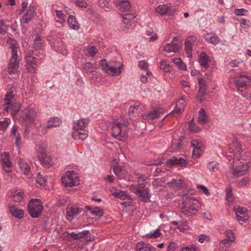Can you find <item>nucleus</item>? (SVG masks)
Masks as SVG:
<instances>
[{
    "mask_svg": "<svg viewBox=\"0 0 251 251\" xmlns=\"http://www.w3.org/2000/svg\"><path fill=\"white\" fill-rule=\"evenodd\" d=\"M12 97L10 92H7L5 95V102L3 104V109L5 111L8 112L11 110V114L14 118H20L19 120H22V122H25L26 127L28 125L32 123L35 119L37 112L32 107H27L23 111L20 112V108H13V104L11 101ZM24 125V123H23Z\"/></svg>",
    "mask_w": 251,
    "mask_h": 251,
    "instance_id": "1",
    "label": "nucleus"
},
{
    "mask_svg": "<svg viewBox=\"0 0 251 251\" xmlns=\"http://www.w3.org/2000/svg\"><path fill=\"white\" fill-rule=\"evenodd\" d=\"M201 207L199 201L194 197H186L183 199L181 210L182 213L188 218L196 216Z\"/></svg>",
    "mask_w": 251,
    "mask_h": 251,
    "instance_id": "2",
    "label": "nucleus"
},
{
    "mask_svg": "<svg viewBox=\"0 0 251 251\" xmlns=\"http://www.w3.org/2000/svg\"><path fill=\"white\" fill-rule=\"evenodd\" d=\"M63 34L56 31H51L50 35L47 37V40L50 43L51 48L63 55L67 54L66 46L62 40Z\"/></svg>",
    "mask_w": 251,
    "mask_h": 251,
    "instance_id": "3",
    "label": "nucleus"
},
{
    "mask_svg": "<svg viewBox=\"0 0 251 251\" xmlns=\"http://www.w3.org/2000/svg\"><path fill=\"white\" fill-rule=\"evenodd\" d=\"M89 123L88 118H82L74 123L72 136L75 140H84L88 137V131L85 129Z\"/></svg>",
    "mask_w": 251,
    "mask_h": 251,
    "instance_id": "4",
    "label": "nucleus"
},
{
    "mask_svg": "<svg viewBox=\"0 0 251 251\" xmlns=\"http://www.w3.org/2000/svg\"><path fill=\"white\" fill-rule=\"evenodd\" d=\"M101 68L105 72L111 75H119L122 72L123 64L120 62H115L109 64L105 59L101 60Z\"/></svg>",
    "mask_w": 251,
    "mask_h": 251,
    "instance_id": "5",
    "label": "nucleus"
},
{
    "mask_svg": "<svg viewBox=\"0 0 251 251\" xmlns=\"http://www.w3.org/2000/svg\"><path fill=\"white\" fill-rule=\"evenodd\" d=\"M27 207L29 214L33 218L39 217L44 209L42 201L37 199H31Z\"/></svg>",
    "mask_w": 251,
    "mask_h": 251,
    "instance_id": "6",
    "label": "nucleus"
},
{
    "mask_svg": "<svg viewBox=\"0 0 251 251\" xmlns=\"http://www.w3.org/2000/svg\"><path fill=\"white\" fill-rule=\"evenodd\" d=\"M79 180L77 175L73 170L67 171L61 177L62 182L65 187L76 186L79 183Z\"/></svg>",
    "mask_w": 251,
    "mask_h": 251,
    "instance_id": "7",
    "label": "nucleus"
},
{
    "mask_svg": "<svg viewBox=\"0 0 251 251\" xmlns=\"http://www.w3.org/2000/svg\"><path fill=\"white\" fill-rule=\"evenodd\" d=\"M111 129L112 135L115 138L121 141H125L126 139L127 134L125 131V129L121 127L119 121L114 120Z\"/></svg>",
    "mask_w": 251,
    "mask_h": 251,
    "instance_id": "8",
    "label": "nucleus"
},
{
    "mask_svg": "<svg viewBox=\"0 0 251 251\" xmlns=\"http://www.w3.org/2000/svg\"><path fill=\"white\" fill-rule=\"evenodd\" d=\"M82 211L83 208L77 205L69 204L66 209V219L69 221H72Z\"/></svg>",
    "mask_w": 251,
    "mask_h": 251,
    "instance_id": "9",
    "label": "nucleus"
},
{
    "mask_svg": "<svg viewBox=\"0 0 251 251\" xmlns=\"http://www.w3.org/2000/svg\"><path fill=\"white\" fill-rule=\"evenodd\" d=\"M188 163L186 159L180 155L173 156L168 159L166 162V165L168 167L173 166L186 167Z\"/></svg>",
    "mask_w": 251,
    "mask_h": 251,
    "instance_id": "10",
    "label": "nucleus"
},
{
    "mask_svg": "<svg viewBox=\"0 0 251 251\" xmlns=\"http://www.w3.org/2000/svg\"><path fill=\"white\" fill-rule=\"evenodd\" d=\"M251 77L246 75H240L234 80L236 87L239 89H246L251 85Z\"/></svg>",
    "mask_w": 251,
    "mask_h": 251,
    "instance_id": "11",
    "label": "nucleus"
},
{
    "mask_svg": "<svg viewBox=\"0 0 251 251\" xmlns=\"http://www.w3.org/2000/svg\"><path fill=\"white\" fill-rule=\"evenodd\" d=\"M249 166L247 163L242 162L235 163L233 166V173L235 176H242L246 174L248 171Z\"/></svg>",
    "mask_w": 251,
    "mask_h": 251,
    "instance_id": "12",
    "label": "nucleus"
},
{
    "mask_svg": "<svg viewBox=\"0 0 251 251\" xmlns=\"http://www.w3.org/2000/svg\"><path fill=\"white\" fill-rule=\"evenodd\" d=\"M181 42L177 38L174 37L171 43H168L163 46V50L167 52H178L181 48Z\"/></svg>",
    "mask_w": 251,
    "mask_h": 251,
    "instance_id": "13",
    "label": "nucleus"
},
{
    "mask_svg": "<svg viewBox=\"0 0 251 251\" xmlns=\"http://www.w3.org/2000/svg\"><path fill=\"white\" fill-rule=\"evenodd\" d=\"M198 80L199 89L197 99L201 103H202L204 100V97L206 95L205 91L207 89L208 86L206 81L203 78H199Z\"/></svg>",
    "mask_w": 251,
    "mask_h": 251,
    "instance_id": "14",
    "label": "nucleus"
},
{
    "mask_svg": "<svg viewBox=\"0 0 251 251\" xmlns=\"http://www.w3.org/2000/svg\"><path fill=\"white\" fill-rule=\"evenodd\" d=\"M150 189H144V190H141L139 189H136L135 191H132L131 192L135 194L140 201L147 203L151 202L150 198L151 195L150 194Z\"/></svg>",
    "mask_w": 251,
    "mask_h": 251,
    "instance_id": "15",
    "label": "nucleus"
},
{
    "mask_svg": "<svg viewBox=\"0 0 251 251\" xmlns=\"http://www.w3.org/2000/svg\"><path fill=\"white\" fill-rule=\"evenodd\" d=\"M234 211L238 221L246 222L249 219L250 216L248 215V210L246 208L237 206V207H234Z\"/></svg>",
    "mask_w": 251,
    "mask_h": 251,
    "instance_id": "16",
    "label": "nucleus"
},
{
    "mask_svg": "<svg viewBox=\"0 0 251 251\" xmlns=\"http://www.w3.org/2000/svg\"><path fill=\"white\" fill-rule=\"evenodd\" d=\"M197 40V37L193 35L189 36L185 41L184 49L188 57H192L193 48Z\"/></svg>",
    "mask_w": 251,
    "mask_h": 251,
    "instance_id": "17",
    "label": "nucleus"
},
{
    "mask_svg": "<svg viewBox=\"0 0 251 251\" xmlns=\"http://www.w3.org/2000/svg\"><path fill=\"white\" fill-rule=\"evenodd\" d=\"M114 173L118 179L124 178L126 176V171L124 167L119 165L118 162H114L112 165Z\"/></svg>",
    "mask_w": 251,
    "mask_h": 251,
    "instance_id": "18",
    "label": "nucleus"
},
{
    "mask_svg": "<svg viewBox=\"0 0 251 251\" xmlns=\"http://www.w3.org/2000/svg\"><path fill=\"white\" fill-rule=\"evenodd\" d=\"M9 158L10 155L8 153L4 152L1 154L0 159L1 166L6 172H9L11 170V162Z\"/></svg>",
    "mask_w": 251,
    "mask_h": 251,
    "instance_id": "19",
    "label": "nucleus"
},
{
    "mask_svg": "<svg viewBox=\"0 0 251 251\" xmlns=\"http://www.w3.org/2000/svg\"><path fill=\"white\" fill-rule=\"evenodd\" d=\"M171 223L172 225L176 226V228L180 232H183L189 228L186 220L182 219L181 217H180V220L172 221Z\"/></svg>",
    "mask_w": 251,
    "mask_h": 251,
    "instance_id": "20",
    "label": "nucleus"
},
{
    "mask_svg": "<svg viewBox=\"0 0 251 251\" xmlns=\"http://www.w3.org/2000/svg\"><path fill=\"white\" fill-rule=\"evenodd\" d=\"M35 13V11L33 7L29 6L27 8L26 13L21 19V22L24 24H28L34 17Z\"/></svg>",
    "mask_w": 251,
    "mask_h": 251,
    "instance_id": "21",
    "label": "nucleus"
},
{
    "mask_svg": "<svg viewBox=\"0 0 251 251\" xmlns=\"http://www.w3.org/2000/svg\"><path fill=\"white\" fill-rule=\"evenodd\" d=\"M115 4L119 11L121 12L128 11L131 8V4L129 1L125 0H116Z\"/></svg>",
    "mask_w": 251,
    "mask_h": 251,
    "instance_id": "22",
    "label": "nucleus"
},
{
    "mask_svg": "<svg viewBox=\"0 0 251 251\" xmlns=\"http://www.w3.org/2000/svg\"><path fill=\"white\" fill-rule=\"evenodd\" d=\"M136 251H156V249L151 244L144 241L137 243L136 246Z\"/></svg>",
    "mask_w": 251,
    "mask_h": 251,
    "instance_id": "23",
    "label": "nucleus"
},
{
    "mask_svg": "<svg viewBox=\"0 0 251 251\" xmlns=\"http://www.w3.org/2000/svg\"><path fill=\"white\" fill-rule=\"evenodd\" d=\"M169 186L174 189L179 190L185 186L184 181L181 179H172L170 182L167 183Z\"/></svg>",
    "mask_w": 251,
    "mask_h": 251,
    "instance_id": "24",
    "label": "nucleus"
},
{
    "mask_svg": "<svg viewBox=\"0 0 251 251\" xmlns=\"http://www.w3.org/2000/svg\"><path fill=\"white\" fill-rule=\"evenodd\" d=\"M198 61L202 68L207 69L209 67L208 62L210 61V59L205 52H202L199 54Z\"/></svg>",
    "mask_w": 251,
    "mask_h": 251,
    "instance_id": "25",
    "label": "nucleus"
},
{
    "mask_svg": "<svg viewBox=\"0 0 251 251\" xmlns=\"http://www.w3.org/2000/svg\"><path fill=\"white\" fill-rule=\"evenodd\" d=\"M44 41L39 34H36L33 41V48L36 50H42L44 48Z\"/></svg>",
    "mask_w": 251,
    "mask_h": 251,
    "instance_id": "26",
    "label": "nucleus"
},
{
    "mask_svg": "<svg viewBox=\"0 0 251 251\" xmlns=\"http://www.w3.org/2000/svg\"><path fill=\"white\" fill-rule=\"evenodd\" d=\"M19 60H15V59H10L8 68L9 74H15L18 72L19 67Z\"/></svg>",
    "mask_w": 251,
    "mask_h": 251,
    "instance_id": "27",
    "label": "nucleus"
},
{
    "mask_svg": "<svg viewBox=\"0 0 251 251\" xmlns=\"http://www.w3.org/2000/svg\"><path fill=\"white\" fill-rule=\"evenodd\" d=\"M9 211L13 217L19 219L23 218L25 213L23 210L19 209L13 205L9 207Z\"/></svg>",
    "mask_w": 251,
    "mask_h": 251,
    "instance_id": "28",
    "label": "nucleus"
},
{
    "mask_svg": "<svg viewBox=\"0 0 251 251\" xmlns=\"http://www.w3.org/2000/svg\"><path fill=\"white\" fill-rule=\"evenodd\" d=\"M81 68L83 73H93L95 72L96 64L90 62H87L82 65Z\"/></svg>",
    "mask_w": 251,
    "mask_h": 251,
    "instance_id": "29",
    "label": "nucleus"
},
{
    "mask_svg": "<svg viewBox=\"0 0 251 251\" xmlns=\"http://www.w3.org/2000/svg\"><path fill=\"white\" fill-rule=\"evenodd\" d=\"M48 143L46 141H41L36 145V150L38 153V155H44L46 153V149Z\"/></svg>",
    "mask_w": 251,
    "mask_h": 251,
    "instance_id": "30",
    "label": "nucleus"
},
{
    "mask_svg": "<svg viewBox=\"0 0 251 251\" xmlns=\"http://www.w3.org/2000/svg\"><path fill=\"white\" fill-rule=\"evenodd\" d=\"M71 234L73 235V241L77 240L85 239V237L90 234V232L88 230H84L79 232H73Z\"/></svg>",
    "mask_w": 251,
    "mask_h": 251,
    "instance_id": "31",
    "label": "nucleus"
},
{
    "mask_svg": "<svg viewBox=\"0 0 251 251\" xmlns=\"http://www.w3.org/2000/svg\"><path fill=\"white\" fill-rule=\"evenodd\" d=\"M33 53V50H30L25 56V59L26 60V64L37 65V63L39 59L37 57H35V56H32Z\"/></svg>",
    "mask_w": 251,
    "mask_h": 251,
    "instance_id": "32",
    "label": "nucleus"
},
{
    "mask_svg": "<svg viewBox=\"0 0 251 251\" xmlns=\"http://www.w3.org/2000/svg\"><path fill=\"white\" fill-rule=\"evenodd\" d=\"M38 157L41 163L45 166H49L52 163V160L50 157L46 153L44 155H38Z\"/></svg>",
    "mask_w": 251,
    "mask_h": 251,
    "instance_id": "33",
    "label": "nucleus"
},
{
    "mask_svg": "<svg viewBox=\"0 0 251 251\" xmlns=\"http://www.w3.org/2000/svg\"><path fill=\"white\" fill-rule=\"evenodd\" d=\"M68 24L69 26L75 30H77L79 28V25L77 21L76 20V18L73 15H70L68 19Z\"/></svg>",
    "mask_w": 251,
    "mask_h": 251,
    "instance_id": "34",
    "label": "nucleus"
},
{
    "mask_svg": "<svg viewBox=\"0 0 251 251\" xmlns=\"http://www.w3.org/2000/svg\"><path fill=\"white\" fill-rule=\"evenodd\" d=\"M18 165L21 169V170L25 175H27L30 171V168L28 164L25 160L20 159L18 161Z\"/></svg>",
    "mask_w": 251,
    "mask_h": 251,
    "instance_id": "35",
    "label": "nucleus"
},
{
    "mask_svg": "<svg viewBox=\"0 0 251 251\" xmlns=\"http://www.w3.org/2000/svg\"><path fill=\"white\" fill-rule=\"evenodd\" d=\"M148 183L147 182H138V184L136 185H131L130 186V190L131 191L136 190V189H139L141 190H144V189H150L147 187Z\"/></svg>",
    "mask_w": 251,
    "mask_h": 251,
    "instance_id": "36",
    "label": "nucleus"
},
{
    "mask_svg": "<svg viewBox=\"0 0 251 251\" xmlns=\"http://www.w3.org/2000/svg\"><path fill=\"white\" fill-rule=\"evenodd\" d=\"M62 122L59 118L58 117H52L50 118L47 122V125H48V126H50L51 127H55L59 126Z\"/></svg>",
    "mask_w": 251,
    "mask_h": 251,
    "instance_id": "37",
    "label": "nucleus"
},
{
    "mask_svg": "<svg viewBox=\"0 0 251 251\" xmlns=\"http://www.w3.org/2000/svg\"><path fill=\"white\" fill-rule=\"evenodd\" d=\"M205 40L207 42L214 45L218 44L220 41V39L218 36L211 35L210 34L205 36Z\"/></svg>",
    "mask_w": 251,
    "mask_h": 251,
    "instance_id": "38",
    "label": "nucleus"
},
{
    "mask_svg": "<svg viewBox=\"0 0 251 251\" xmlns=\"http://www.w3.org/2000/svg\"><path fill=\"white\" fill-rule=\"evenodd\" d=\"M166 177L155 178L152 182V185L154 187H165Z\"/></svg>",
    "mask_w": 251,
    "mask_h": 251,
    "instance_id": "39",
    "label": "nucleus"
},
{
    "mask_svg": "<svg viewBox=\"0 0 251 251\" xmlns=\"http://www.w3.org/2000/svg\"><path fill=\"white\" fill-rule=\"evenodd\" d=\"M98 49L95 46H88L84 50L85 54L87 56L94 57L98 52Z\"/></svg>",
    "mask_w": 251,
    "mask_h": 251,
    "instance_id": "40",
    "label": "nucleus"
},
{
    "mask_svg": "<svg viewBox=\"0 0 251 251\" xmlns=\"http://www.w3.org/2000/svg\"><path fill=\"white\" fill-rule=\"evenodd\" d=\"M170 10L168 6L166 4L158 5L156 8V11L161 15H166L169 14Z\"/></svg>",
    "mask_w": 251,
    "mask_h": 251,
    "instance_id": "41",
    "label": "nucleus"
},
{
    "mask_svg": "<svg viewBox=\"0 0 251 251\" xmlns=\"http://www.w3.org/2000/svg\"><path fill=\"white\" fill-rule=\"evenodd\" d=\"M162 235L161 230L157 229L152 232L146 234L144 236L147 238L154 239L160 237Z\"/></svg>",
    "mask_w": 251,
    "mask_h": 251,
    "instance_id": "42",
    "label": "nucleus"
},
{
    "mask_svg": "<svg viewBox=\"0 0 251 251\" xmlns=\"http://www.w3.org/2000/svg\"><path fill=\"white\" fill-rule=\"evenodd\" d=\"M142 119L144 120H152L157 118V114L152 110L147 114H144L142 115Z\"/></svg>",
    "mask_w": 251,
    "mask_h": 251,
    "instance_id": "43",
    "label": "nucleus"
},
{
    "mask_svg": "<svg viewBox=\"0 0 251 251\" xmlns=\"http://www.w3.org/2000/svg\"><path fill=\"white\" fill-rule=\"evenodd\" d=\"M174 64L177 68L181 70L185 71L187 70L186 64L182 61L180 58H176L174 60Z\"/></svg>",
    "mask_w": 251,
    "mask_h": 251,
    "instance_id": "44",
    "label": "nucleus"
},
{
    "mask_svg": "<svg viewBox=\"0 0 251 251\" xmlns=\"http://www.w3.org/2000/svg\"><path fill=\"white\" fill-rule=\"evenodd\" d=\"M91 215L99 217L102 216L104 214L103 210L99 207H95L90 212Z\"/></svg>",
    "mask_w": 251,
    "mask_h": 251,
    "instance_id": "45",
    "label": "nucleus"
},
{
    "mask_svg": "<svg viewBox=\"0 0 251 251\" xmlns=\"http://www.w3.org/2000/svg\"><path fill=\"white\" fill-rule=\"evenodd\" d=\"M160 69L165 72H170L172 68L169 64L167 63L165 60H161L160 63Z\"/></svg>",
    "mask_w": 251,
    "mask_h": 251,
    "instance_id": "46",
    "label": "nucleus"
},
{
    "mask_svg": "<svg viewBox=\"0 0 251 251\" xmlns=\"http://www.w3.org/2000/svg\"><path fill=\"white\" fill-rule=\"evenodd\" d=\"M10 123L9 118H5L3 121H0V130L5 131Z\"/></svg>",
    "mask_w": 251,
    "mask_h": 251,
    "instance_id": "47",
    "label": "nucleus"
},
{
    "mask_svg": "<svg viewBox=\"0 0 251 251\" xmlns=\"http://www.w3.org/2000/svg\"><path fill=\"white\" fill-rule=\"evenodd\" d=\"M9 25H6L3 20H0V34L5 35L7 31Z\"/></svg>",
    "mask_w": 251,
    "mask_h": 251,
    "instance_id": "48",
    "label": "nucleus"
},
{
    "mask_svg": "<svg viewBox=\"0 0 251 251\" xmlns=\"http://www.w3.org/2000/svg\"><path fill=\"white\" fill-rule=\"evenodd\" d=\"M226 200L228 202H232L234 199L233 195L232 192V189L230 186H228L226 188Z\"/></svg>",
    "mask_w": 251,
    "mask_h": 251,
    "instance_id": "49",
    "label": "nucleus"
},
{
    "mask_svg": "<svg viewBox=\"0 0 251 251\" xmlns=\"http://www.w3.org/2000/svg\"><path fill=\"white\" fill-rule=\"evenodd\" d=\"M61 238L64 240H66L69 242H73V235L71 234V233L68 231H65L63 232L61 236Z\"/></svg>",
    "mask_w": 251,
    "mask_h": 251,
    "instance_id": "50",
    "label": "nucleus"
},
{
    "mask_svg": "<svg viewBox=\"0 0 251 251\" xmlns=\"http://www.w3.org/2000/svg\"><path fill=\"white\" fill-rule=\"evenodd\" d=\"M189 129L194 132H198L200 130V128L194 123L193 119H192L189 123Z\"/></svg>",
    "mask_w": 251,
    "mask_h": 251,
    "instance_id": "51",
    "label": "nucleus"
},
{
    "mask_svg": "<svg viewBox=\"0 0 251 251\" xmlns=\"http://www.w3.org/2000/svg\"><path fill=\"white\" fill-rule=\"evenodd\" d=\"M232 146L234 149V150L235 151V153L238 154H241L242 151L241 149V144L238 141H234L232 143Z\"/></svg>",
    "mask_w": 251,
    "mask_h": 251,
    "instance_id": "52",
    "label": "nucleus"
},
{
    "mask_svg": "<svg viewBox=\"0 0 251 251\" xmlns=\"http://www.w3.org/2000/svg\"><path fill=\"white\" fill-rule=\"evenodd\" d=\"M123 21L124 24L126 25V26H125L123 27L124 30L129 29L130 27H131V25L133 24V22L125 16L123 17Z\"/></svg>",
    "mask_w": 251,
    "mask_h": 251,
    "instance_id": "53",
    "label": "nucleus"
},
{
    "mask_svg": "<svg viewBox=\"0 0 251 251\" xmlns=\"http://www.w3.org/2000/svg\"><path fill=\"white\" fill-rule=\"evenodd\" d=\"M147 35L149 36H151L150 41L153 42L157 39V36L154 33L152 28H150L147 31Z\"/></svg>",
    "mask_w": 251,
    "mask_h": 251,
    "instance_id": "54",
    "label": "nucleus"
},
{
    "mask_svg": "<svg viewBox=\"0 0 251 251\" xmlns=\"http://www.w3.org/2000/svg\"><path fill=\"white\" fill-rule=\"evenodd\" d=\"M207 167L211 172H216L218 170V163L214 161L211 162L207 164Z\"/></svg>",
    "mask_w": 251,
    "mask_h": 251,
    "instance_id": "55",
    "label": "nucleus"
},
{
    "mask_svg": "<svg viewBox=\"0 0 251 251\" xmlns=\"http://www.w3.org/2000/svg\"><path fill=\"white\" fill-rule=\"evenodd\" d=\"M36 179V182L40 185H44L46 182V179L40 174V173H38Z\"/></svg>",
    "mask_w": 251,
    "mask_h": 251,
    "instance_id": "56",
    "label": "nucleus"
},
{
    "mask_svg": "<svg viewBox=\"0 0 251 251\" xmlns=\"http://www.w3.org/2000/svg\"><path fill=\"white\" fill-rule=\"evenodd\" d=\"M98 2L100 7L110 9V4L108 0H99Z\"/></svg>",
    "mask_w": 251,
    "mask_h": 251,
    "instance_id": "57",
    "label": "nucleus"
},
{
    "mask_svg": "<svg viewBox=\"0 0 251 251\" xmlns=\"http://www.w3.org/2000/svg\"><path fill=\"white\" fill-rule=\"evenodd\" d=\"M116 121H119V123H120V126L123 128L125 129V131H126L127 126L128 124V121L124 120L122 117H120L119 118L115 119Z\"/></svg>",
    "mask_w": 251,
    "mask_h": 251,
    "instance_id": "58",
    "label": "nucleus"
},
{
    "mask_svg": "<svg viewBox=\"0 0 251 251\" xmlns=\"http://www.w3.org/2000/svg\"><path fill=\"white\" fill-rule=\"evenodd\" d=\"M73 1L79 7L86 8L87 6V3L83 0H73Z\"/></svg>",
    "mask_w": 251,
    "mask_h": 251,
    "instance_id": "59",
    "label": "nucleus"
},
{
    "mask_svg": "<svg viewBox=\"0 0 251 251\" xmlns=\"http://www.w3.org/2000/svg\"><path fill=\"white\" fill-rule=\"evenodd\" d=\"M240 22H241L240 25L242 28H249V27H250V25H249L250 21L249 20H246L244 18H241Z\"/></svg>",
    "mask_w": 251,
    "mask_h": 251,
    "instance_id": "60",
    "label": "nucleus"
},
{
    "mask_svg": "<svg viewBox=\"0 0 251 251\" xmlns=\"http://www.w3.org/2000/svg\"><path fill=\"white\" fill-rule=\"evenodd\" d=\"M248 11L244 8L235 9L234 10V13L237 16H243L246 15V13Z\"/></svg>",
    "mask_w": 251,
    "mask_h": 251,
    "instance_id": "61",
    "label": "nucleus"
},
{
    "mask_svg": "<svg viewBox=\"0 0 251 251\" xmlns=\"http://www.w3.org/2000/svg\"><path fill=\"white\" fill-rule=\"evenodd\" d=\"M226 235L227 237V239L229 240L230 242L232 243L234 242L235 237L234 236L233 233L230 230H227L226 232Z\"/></svg>",
    "mask_w": 251,
    "mask_h": 251,
    "instance_id": "62",
    "label": "nucleus"
},
{
    "mask_svg": "<svg viewBox=\"0 0 251 251\" xmlns=\"http://www.w3.org/2000/svg\"><path fill=\"white\" fill-rule=\"evenodd\" d=\"M139 105L135 104L133 105H131L128 108V114L130 116H133L134 114L135 110H137L138 109Z\"/></svg>",
    "mask_w": 251,
    "mask_h": 251,
    "instance_id": "63",
    "label": "nucleus"
},
{
    "mask_svg": "<svg viewBox=\"0 0 251 251\" xmlns=\"http://www.w3.org/2000/svg\"><path fill=\"white\" fill-rule=\"evenodd\" d=\"M198 122L201 124H205L209 122V119L206 115L203 116H199Z\"/></svg>",
    "mask_w": 251,
    "mask_h": 251,
    "instance_id": "64",
    "label": "nucleus"
}]
</instances>
